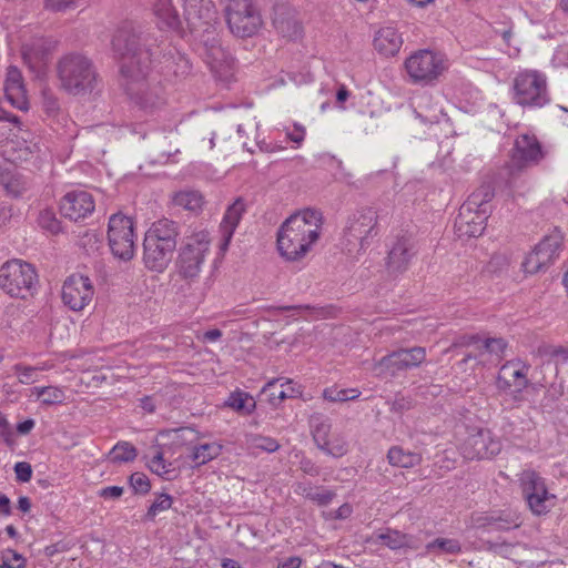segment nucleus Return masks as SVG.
I'll list each match as a JSON object with an SVG mask.
<instances>
[{
	"label": "nucleus",
	"instance_id": "obj_4",
	"mask_svg": "<svg viewBox=\"0 0 568 568\" xmlns=\"http://www.w3.org/2000/svg\"><path fill=\"white\" fill-rule=\"evenodd\" d=\"M180 224L166 217L155 221L143 241V263L152 272H164L176 250Z\"/></svg>",
	"mask_w": 568,
	"mask_h": 568
},
{
	"label": "nucleus",
	"instance_id": "obj_43",
	"mask_svg": "<svg viewBox=\"0 0 568 568\" xmlns=\"http://www.w3.org/2000/svg\"><path fill=\"white\" fill-rule=\"evenodd\" d=\"M282 378H273L268 381L264 387L262 388V394L267 396L268 403L277 407L280 404L287 398V396L292 395V393H284V384H281V387L277 388L276 385L281 382Z\"/></svg>",
	"mask_w": 568,
	"mask_h": 568
},
{
	"label": "nucleus",
	"instance_id": "obj_54",
	"mask_svg": "<svg viewBox=\"0 0 568 568\" xmlns=\"http://www.w3.org/2000/svg\"><path fill=\"white\" fill-rule=\"evenodd\" d=\"M77 0H44L43 8L51 12H65L77 8Z\"/></svg>",
	"mask_w": 568,
	"mask_h": 568
},
{
	"label": "nucleus",
	"instance_id": "obj_38",
	"mask_svg": "<svg viewBox=\"0 0 568 568\" xmlns=\"http://www.w3.org/2000/svg\"><path fill=\"white\" fill-rule=\"evenodd\" d=\"M273 23L277 32L284 38L296 39L302 33V27L294 17H283L276 13Z\"/></svg>",
	"mask_w": 568,
	"mask_h": 568
},
{
	"label": "nucleus",
	"instance_id": "obj_7",
	"mask_svg": "<svg viewBox=\"0 0 568 568\" xmlns=\"http://www.w3.org/2000/svg\"><path fill=\"white\" fill-rule=\"evenodd\" d=\"M513 100L523 108H542L550 102L546 77L538 71L519 72L513 83Z\"/></svg>",
	"mask_w": 568,
	"mask_h": 568
},
{
	"label": "nucleus",
	"instance_id": "obj_64",
	"mask_svg": "<svg viewBox=\"0 0 568 568\" xmlns=\"http://www.w3.org/2000/svg\"><path fill=\"white\" fill-rule=\"evenodd\" d=\"M302 559L298 556H292L278 561L276 568H300Z\"/></svg>",
	"mask_w": 568,
	"mask_h": 568
},
{
	"label": "nucleus",
	"instance_id": "obj_12",
	"mask_svg": "<svg viewBox=\"0 0 568 568\" xmlns=\"http://www.w3.org/2000/svg\"><path fill=\"white\" fill-rule=\"evenodd\" d=\"M108 240L111 252L115 257L130 261L135 252V234L132 220L122 214H113L109 219Z\"/></svg>",
	"mask_w": 568,
	"mask_h": 568
},
{
	"label": "nucleus",
	"instance_id": "obj_60",
	"mask_svg": "<svg viewBox=\"0 0 568 568\" xmlns=\"http://www.w3.org/2000/svg\"><path fill=\"white\" fill-rule=\"evenodd\" d=\"M491 524L495 525L498 529H510L511 527H518V524L515 519V517L507 515L506 517L498 516L494 517L491 516Z\"/></svg>",
	"mask_w": 568,
	"mask_h": 568
},
{
	"label": "nucleus",
	"instance_id": "obj_17",
	"mask_svg": "<svg viewBox=\"0 0 568 568\" xmlns=\"http://www.w3.org/2000/svg\"><path fill=\"white\" fill-rule=\"evenodd\" d=\"M94 288L88 276L73 274L62 286V301L72 311H81L92 301Z\"/></svg>",
	"mask_w": 568,
	"mask_h": 568
},
{
	"label": "nucleus",
	"instance_id": "obj_8",
	"mask_svg": "<svg viewBox=\"0 0 568 568\" xmlns=\"http://www.w3.org/2000/svg\"><path fill=\"white\" fill-rule=\"evenodd\" d=\"M209 251L210 237L206 232H199L186 237L176 258L180 275L184 278L197 277Z\"/></svg>",
	"mask_w": 568,
	"mask_h": 568
},
{
	"label": "nucleus",
	"instance_id": "obj_32",
	"mask_svg": "<svg viewBox=\"0 0 568 568\" xmlns=\"http://www.w3.org/2000/svg\"><path fill=\"white\" fill-rule=\"evenodd\" d=\"M173 203L176 206L196 213L202 210L204 200L199 191L183 190L174 194Z\"/></svg>",
	"mask_w": 568,
	"mask_h": 568
},
{
	"label": "nucleus",
	"instance_id": "obj_45",
	"mask_svg": "<svg viewBox=\"0 0 568 568\" xmlns=\"http://www.w3.org/2000/svg\"><path fill=\"white\" fill-rule=\"evenodd\" d=\"M361 392L357 388H343L328 387L323 392L324 399L328 402H347L358 398Z\"/></svg>",
	"mask_w": 568,
	"mask_h": 568
},
{
	"label": "nucleus",
	"instance_id": "obj_58",
	"mask_svg": "<svg viewBox=\"0 0 568 568\" xmlns=\"http://www.w3.org/2000/svg\"><path fill=\"white\" fill-rule=\"evenodd\" d=\"M0 437L9 446L14 444V433L7 420V418L0 413Z\"/></svg>",
	"mask_w": 568,
	"mask_h": 568
},
{
	"label": "nucleus",
	"instance_id": "obj_55",
	"mask_svg": "<svg viewBox=\"0 0 568 568\" xmlns=\"http://www.w3.org/2000/svg\"><path fill=\"white\" fill-rule=\"evenodd\" d=\"M336 496L335 491L326 489L324 487H316L314 496H311V500L317 506L324 507L332 503Z\"/></svg>",
	"mask_w": 568,
	"mask_h": 568
},
{
	"label": "nucleus",
	"instance_id": "obj_51",
	"mask_svg": "<svg viewBox=\"0 0 568 568\" xmlns=\"http://www.w3.org/2000/svg\"><path fill=\"white\" fill-rule=\"evenodd\" d=\"M129 484L135 494L145 495L151 489V484L144 473H133L129 478Z\"/></svg>",
	"mask_w": 568,
	"mask_h": 568
},
{
	"label": "nucleus",
	"instance_id": "obj_57",
	"mask_svg": "<svg viewBox=\"0 0 568 568\" xmlns=\"http://www.w3.org/2000/svg\"><path fill=\"white\" fill-rule=\"evenodd\" d=\"M14 473L17 480L28 483L32 477L31 465L27 462H19L14 465Z\"/></svg>",
	"mask_w": 568,
	"mask_h": 568
},
{
	"label": "nucleus",
	"instance_id": "obj_24",
	"mask_svg": "<svg viewBox=\"0 0 568 568\" xmlns=\"http://www.w3.org/2000/svg\"><path fill=\"white\" fill-rule=\"evenodd\" d=\"M245 212V204L244 201L239 197L234 201L233 204H231L223 216V220L220 224V230L223 237V245L227 246L233 233L239 225L243 213Z\"/></svg>",
	"mask_w": 568,
	"mask_h": 568
},
{
	"label": "nucleus",
	"instance_id": "obj_34",
	"mask_svg": "<svg viewBox=\"0 0 568 568\" xmlns=\"http://www.w3.org/2000/svg\"><path fill=\"white\" fill-rule=\"evenodd\" d=\"M2 185L8 195L12 197H19L29 190V180L20 173H8L1 178Z\"/></svg>",
	"mask_w": 568,
	"mask_h": 568
},
{
	"label": "nucleus",
	"instance_id": "obj_5",
	"mask_svg": "<svg viewBox=\"0 0 568 568\" xmlns=\"http://www.w3.org/2000/svg\"><path fill=\"white\" fill-rule=\"evenodd\" d=\"M58 77L61 87L74 95L91 93L99 83L93 62L80 53H70L59 60Z\"/></svg>",
	"mask_w": 568,
	"mask_h": 568
},
{
	"label": "nucleus",
	"instance_id": "obj_37",
	"mask_svg": "<svg viewBox=\"0 0 568 568\" xmlns=\"http://www.w3.org/2000/svg\"><path fill=\"white\" fill-rule=\"evenodd\" d=\"M31 394L47 406L62 404L65 400L64 389L58 386L33 387Z\"/></svg>",
	"mask_w": 568,
	"mask_h": 568
},
{
	"label": "nucleus",
	"instance_id": "obj_50",
	"mask_svg": "<svg viewBox=\"0 0 568 568\" xmlns=\"http://www.w3.org/2000/svg\"><path fill=\"white\" fill-rule=\"evenodd\" d=\"M150 470L159 476L170 479L169 474L171 464H166L163 457V453L158 452L148 464Z\"/></svg>",
	"mask_w": 568,
	"mask_h": 568
},
{
	"label": "nucleus",
	"instance_id": "obj_28",
	"mask_svg": "<svg viewBox=\"0 0 568 568\" xmlns=\"http://www.w3.org/2000/svg\"><path fill=\"white\" fill-rule=\"evenodd\" d=\"M159 63L162 65V72H172L175 75L187 74L191 70L189 60L175 49L163 53Z\"/></svg>",
	"mask_w": 568,
	"mask_h": 568
},
{
	"label": "nucleus",
	"instance_id": "obj_6",
	"mask_svg": "<svg viewBox=\"0 0 568 568\" xmlns=\"http://www.w3.org/2000/svg\"><path fill=\"white\" fill-rule=\"evenodd\" d=\"M38 285L36 267L26 261L13 258L0 267V288L11 297L27 300L37 293Z\"/></svg>",
	"mask_w": 568,
	"mask_h": 568
},
{
	"label": "nucleus",
	"instance_id": "obj_3",
	"mask_svg": "<svg viewBox=\"0 0 568 568\" xmlns=\"http://www.w3.org/2000/svg\"><path fill=\"white\" fill-rule=\"evenodd\" d=\"M184 18L190 31L203 43L207 63L217 70L229 54L221 47L215 26L217 11L212 0H184Z\"/></svg>",
	"mask_w": 568,
	"mask_h": 568
},
{
	"label": "nucleus",
	"instance_id": "obj_46",
	"mask_svg": "<svg viewBox=\"0 0 568 568\" xmlns=\"http://www.w3.org/2000/svg\"><path fill=\"white\" fill-rule=\"evenodd\" d=\"M320 449L326 453L327 455L337 458L344 456L347 453L348 444L344 436L339 434H334L332 437L328 438L327 445H323Z\"/></svg>",
	"mask_w": 568,
	"mask_h": 568
},
{
	"label": "nucleus",
	"instance_id": "obj_52",
	"mask_svg": "<svg viewBox=\"0 0 568 568\" xmlns=\"http://www.w3.org/2000/svg\"><path fill=\"white\" fill-rule=\"evenodd\" d=\"M39 225L49 231L52 234H58L61 232L60 221L55 217L53 212L51 211H42L39 215Z\"/></svg>",
	"mask_w": 568,
	"mask_h": 568
},
{
	"label": "nucleus",
	"instance_id": "obj_23",
	"mask_svg": "<svg viewBox=\"0 0 568 568\" xmlns=\"http://www.w3.org/2000/svg\"><path fill=\"white\" fill-rule=\"evenodd\" d=\"M402 36L394 27L381 28L374 38V48L385 57L395 55L402 48Z\"/></svg>",
	"mask_w": 568,
	"mask_h": 568
},
{
	"label": "nucleus",
	"instance_id": "obj_25",
	"mask_svg": "<svg viewBox=\"0 0 568 568\" xmlns=\"http://www.w3.org/2000/svg\"><path fill=\"white\" fill-rule=\"evenodd\" d=\"M49 50L47 41L34 39L22 47V57L30 69L39 71L45 64Z\"/></svg>",
	"mask_w": 568,
	"mask_h": 568
},
{
	"label": "nucleus",
	"instance_id": "obj_18",
	"mask_svg": "<svg viewBox=\"0 0 568 568\" xmlns=\"http://www.w3.org/2000/svg\"><path fill=\"white\" fill-rule=\"evenodd\" d=\"M410 106L413 108L415 118L419 120L423 125L433 128L443 122L448 123L449 119L443 111V108L435 101L434 97L426 92H417L410 99Z\"/></svg>",
	"mask_w": 568,
	"mask_h": 568
},
{
	"label": "nucleus",
	"instance_id": "obj_63",
	"mask_svg": "<svg viewBox=\"0 0 568 568\" xmlns=\"http://www.w3.org/2000/svg\"><path fill=\"white\" fill-rule=\"evenodd\" d=\"M3 555L11 560L14 568H26V558L21 554L12 549H7Z\"/></svg>",
	"mask_w": 568,
	"mask_h": 568
},
{
	"label": "nucleus",
	"instance_id": "obj_14",
	"mask_svg": "<svg viewBox=\"0 0 568 568\" xmlns=\"http://www.w3.org/2000/svg\"><path fill=\"white\" fill-rule=\"evenodd\" d=\"M460 449L466 459H486L500 453L501 443L489 429L478 428L467 436Z\"/></svg>",
	"mask_w": 568,
	"mask_h": 568
},
{
	"label": "nucleus",
	"instance_id": "obj_40",
	"mask_svg": "<svg viewBox=\"0 0 568 568\" xmlns=\"http://www.w3.org/2000/svg\"><path fill=\"white\" fill-rule=\"evenodd\" d=\"M225 404L235 412L244 414H251L256 406L254 398L250 394L241 390L231 393Z\"/></svg>",
	"mask_w": 568,
	"mask_h": 568
},
{
	"label": "nucleus",
	"instance_id": "obj_16",
	"mask_svg": "<svg viewBox=\"0 0 568 568\" xmlns=\"http://www.w3.org/2000/svg\"><path fill=\"white\" fill-rule=\"evenodd\" d=\"M544 158L541 144L535 135L521 134L514 143L510 154L509 171L523 170L527 166L538 164Z\"/></svg>",
	"mask_w": 568,
	"mask_h": 568
},
{
	"label": "nucleus",
	"instance_id": "obj_10",
	"mask_svg": "<svg viewBox=\"0 0 568 568\" xmlns=\"http://www.w3.org/2000/svg\"><path fill=\"white\" fill-rule=\"evenodd\" d=\"M405 69L412 83L429 84L446 69L445 59L432 50H418L405 60Z\"/></svg>",
	"mask_w": 568,
	"mask_h": 568
},
{
	"label": "nucleus",
	"instance_id": "obj_47",
	"mask_svg": "<svg viewBox=\"0 0 568 568\" xmlns=\"http://www.w3.org/2000/svg\"><path fill=\"white\" fill-rule=\"evenodd\" d=\"M173 498L168 494H156L155 500L150 505L146 514L145 520L153 521L158 514L165 511L172 507Z\"/></svg>",
	"mask_w": 568,
	"mask_h": 568
},
{
	"label": "nucleus",
	"instance_id": "obj_53",
	"mask_svg": "<svg viewBox=\"0 0 568 568\" xmlns=\"http://www.w3.org/2000/svg\"><path fill=\"white\" fill-rule=\"evenodd\" d=\"M251 445L254 448L266 453H274L280 448V444L277 443L276 439L261 435L253 436L251 439Z\"/></svg>",
	"mask_w": 568,
	"mask_h": 568
},
{
	"label": "nucleus",
	"instance_id": "obj_11",
	"mask_svg": "<svg viewBox=\"0 0 568 568\" xmlns=\"http://www.w3.org/2000/svg\"><path fill=\"white\" fill-rule=\"evenodd\" d=\"M523 495L532 514L540 516L555 506L556 496L548 491L545 479L535 470L526 469L519 477Z\"/></svg>",
	"mask_w": 568,
	"mask_h": 568
},
{
	"label": "nucleus",
	"instance_id": "obj_59",
	"mask_svg": "<svg viewBox=\"0 0 568 568\" xmlns=\"http://www.w3.org/2000/svg\"><path fill=\"white\" fill-rule=\"evenodd\" d=\"M123 487L121 486H108L103 487L98 491L99 497L103 499H119L123 495Z\"/></svg>",
	"mask_w": 568,
	"mask_h": 568
},
{
	"label": "nucleus",
	"instance_id": "obj_44",
	"mask_svg": "<svg viewBox=\"0 0 568 568\" xmlns=\"http://www.w3.org/2000/svg\"><path fill=\"white\" fill-rule=\"evenodd\" d=\"M44 367L26 365L17 363L12 366L13 373L17 375L20 384L30 385L38 381V372L43 371Z\"/></svg>",
	"mask_w": 568,
	"mask_h": 568
},
{
	"label": "nucleus",
	"instance_id": "obj_21",
	"mask_svg": "<svg viewBox=\"0 0 568 568\" xmlns=\"http://www.w3.org/2000/svg\"><path fill=\"white\" fill-rule=\"evenodd\" d=\"M487 219L488 214L485 210L479 212L478 209L467 207L465 212L462 204L455 220V229L459 236L477 237L483 234Z\"/></svg>",
	"mask_w": 568,
	"mask_h": 568
},
{
	"label": "nucleus",
	"instance_id": "obj_29",
	"mask_svg": "<svg viewBox=\"0 0 568 568\" xmlns=\"http://www.w3.org/2000/svg\"><path fill=\"white\" fill-rule=\"evenodd\" d=\"M494 197V189L490 184L485 183L481 184L477 190H475L468 199L463 203L464 211H467V207L478 209L479 212L485 210L487 214L490 213V201Z\"/></svg>",
	"mask_w": 568,
	"mask_h": 568
},
{
	"label": "nucleus",
	"instance_id": "obj_35",
	"mask_svg": "<svg viewBox=\"0 0 568 568\" xmlns=\"http://www.w3.org/2000/svg\"><path fill=\"white\" fill-rule=\"evenodd\" d=\"M426 552L434 555H458L462 552V544L454 538H436L426 545Z\"/></svg>",
	"mask_w": 568,
	"mask_h": 568
},
{
	"label": "nucleus",
	"instance_id": "obj_33",
	"mask_svg": "<svg viewBox=\"0 0 568 568\" xmlns=\"http://www.w3.org/2000/svg\"><path fill=\"white\" fill-rule=\"evenodd\" d=\"M223 446L216 442L195 446L190 456L195 466H202L221 455Z\"/></svg>",
	"mask_w": 568,
	"mask_h": 568
},
{
	"label": "nucleus",
	"instance_id": "obj_62",
	"mask_svg": "<svg viewBox=\"0 0 568 568\" xmlns=\"http://www.w3.org/2000/svg\"><path fill=\"white\" fill-rule=\"evenodd\" d=\"M301 470L310 476H318L321 473L320 467L310 458H303L300 462Z\"/></svg>",
	"mask_w": 568,
	"mask_h": 568
},
{
	"label": "nucleus",
	"instance_id": "obj_42",
	"mask_svg": "<svg viewBox=\"0 0 568 568\" xmlns=\"http://www.w3.org/2000/svg\"><path fill=\"white\" fill-rule=\"evenodd\" d=\"M136 448L129 442H119L109 454V458L112 463H130L136 458Z\"/></svg>",
	"mask_w": 568,
	"mask_h": 568
},
{
	"label": "nucleus",
	"instance_id": "obj_49",
	"mask_svg": "<svg viewBox=\"0 0 568 568\" xmlns=\"http://www.w3.org/2000/svg\"><path fill=\"white\" fill-rule=\"evenodd\" d=\"M561 243L562 236L559 231L555 230L549 235H546L537 245L541 251L549 253L555 258L558 256Z\"/></svg>",
	"mask_w": 568,
	"mask_h": 568
},
{
	"label": "nucleus",
	"instance_id": "obj_36",
	"mask_svg": "<svg viewBox=\"0 0 568 568\" xmlns=\"http://www.w3.org/2000/svg\"><path fill=\"white\" fill-rule=\"evenodd\" d=\"M555 258L549 254L540 250L536 245L535 250L529 253L523 262V268L526 273L535 274L542 267L549 265Z\"/></svg>",
	"mask_w": 568,
	"mask_h": 568
},
{
	"label": "nucleus",
	"instance_id": "obj_20",
	"mask_svg": "<svg viewBox=\"0 0 568 568\" xmlns=\"http://www.w3.org/2000/svg\"><path fill=\"white\" fill-rule=\"evenodd\" d=\"M528 371L529 366L519 359L506 362L499 369L496 379L497 388L506 392L515 387L516 392L520 393L529 384L527 378Z\"/></svg>",
	"mask_w": 568,
	"mask_h": 568
},
{
	"label": "nucleus",
	"instance_id": "obj_1",
	"mask_svg": "<svg viewBox=\"0 0 568 568\" xmlns=\"http://www.w3.org/2000/svg\"><path fill=\"white\" fill-rule=\"evenodd\" d=\"M112 48L122 58L123 87L131 100L145 113L154 114L165 104L160 87L146 81L154 53L148 38L130 26L120 28L112 39Z\"/></svg>",
	"mask_w": 568,
	"mask_h": 568
},
{
	"label": "nucleus",
	"instance_id": "obj_22",
	"mask_svg": "<svg viewBox=\"0 0 568 568\" xmlns=\"http://www.w3.org/2000/svg\"><path fill=\"white\" fill-rule=\"evenodd\" d=\"M4 93L8 102L21 111L28 110V99L22 81V74L16 67H9L4 82Z\"/></svg>",
	"mask_w": 568,
	"mask_h": 568
},
{
	"label": "nucleus",
	"instance_id": "obj_31",
	"mask_svg": "<svg viewBox=\"0 0 568 568\" xmlns=\"http://www.w3.org/2000/svg\"><path fill=\"white\" fill-rule=\"evenodd\" d=\"M400 359L395 352L382 357L377 363L373 366V372L377 377L386 378L394 377L399 372L404 371L402 367Z\"/></svg>",
	"mask_w": 568,
	"mask_h": 568
},
{
	"label": "nucleus",
	"instance_id": "obj_15",
	"mask_svg": "<svg viewBox=\"0 0 568 568\" xmlns=\"http://www.w3.org/2000/svg\"><path fill=\"white\" fill-rule=\"evenodd\" d=\"M416 240L412 232L400 230L392 243L387 255V270L392 274L405 272L416 255Z\"/></svg>",
	"mask_w": 568,
	"mask_h": 568
},
{
	"label": "nucleus",
	"instance_id": "obj_56",
	"mask_svg": "<svg viewBox=\"0 0 568 568\" xmlns=\"http://www.w3.org/2000/svg\"><path fill=\"white\" fill-rule=\"evenodd\" d=\"M539 385L541 387L547 388L546 389V397L550 398L551 400H557L565 393V386H564V382L562 381L554 382L550 385H547V382L542 381V382L539 383Z\"/></svg>",
	"mask_w": 568,
	"mask_h": 568
},
{
	"label": "nucleus",
	"instance_id": "obj_61",
	"mask_svg": "<svg viewBox=\"0 0 568 568\" xmlns=\"http://www.w3.org/2000/svg\"><path fill=\"white\" fill-rule=\"evenodd\" d=\"M286 138L300 145L305 138V129L301 124L295 123L292 130L286 131Z\"/></svg>",
	"mask_w": 568,
	"mask_h": 568
},
{
	"label": "nucleus",
	"instance_id": "obj_27",
	"mask_svg": "<svg viewBox=\"0 0 568 568\" xmlns=\"http://www.w3.org/2000/svg\"><path fill=\"white\" fill-rule=\"evenodd\" d=\"M462 344L466 346H475L480 354L486 352L498 357L503 356L507 347L506 341L501 337L485 338L481 341L477 335L464 337Z\"/></svg>",
	"mask_w": 568,
	"mask_h": 568
},
{
	"label": "nucleus",
	"instance_id": "obj_26",
	"mask_svg": "<svg viewBox=\"0 0 568 568\" xmlns=\"http://www.w3.org/2000/svg\"><path fill=\"white\" fill-rule=\"evenodd\" d=\"M153 12L161 29L178 30L180 28L181 20L176 9L172 4V0H155Z\"/></svg>",
	"mask_w": 568,
	"mask_h": 568
},
{
	"label": "nucleus",
	"instance_id": "obj_2",
	"mask_svg": "<svg viewBox=\"0 0 568 568\" xmlns=\"http://www.w3.org/2000/svg\"><path fill=\"white\" fill-rule=\"evenodd\" d=\"M323 215L318 210L305 209L287 217L277 231V250L287 261L306 255L321 235Z\"/></svg>",
	"mask_w": 568,
	"mask_h": 568
},
{
	"label": "nucleus",
	"instance_id": "obj_48",
	"mask_svg": "<svg viewBox=\"0 0 568 568\" xmlns=\"http://www.w3.org/2000/svg\"><path fill=\"white\" fill-rule=\"evenodd\" d=\"M331 422L327 418H315L313 420V438L318 448L323 445H327V440L331 437Z\"/></svg>",
	"mask_w": 568,
	"mask_h": 568
},
{
	"label": "nucleus",
	"instance_id": "obj_9",
	"mask_svg": "<svg viewBox=\"0 0 568 568\" xmlns=\"http://www.w3.org/2000/svg\"><path fill=\"white\" fill-rule=\"evenodd\" d=\"M226 22L231 32L239 38L254 36L262 26V18L253 0H227Z\"/></svg>",
	"mask_w": 568,
	"mask_h": 568
},
{
	"label": "nucleus",
	"instance_id": "obj_30",
	"mask_svg": "<svg viewBox=\"0 0 568 568\" xmlns=\"http://www.w3.org/2000/svg\"><path fill=\"white\" fill-rule=\"evenodd\" d=\"M387 459L394 467L412 468L420 464L422 456L418 453L405 450L400 446H393L388 449Z\"/></svg>",
	"mask_w": 568,
	"mask_h": 568
},
{
	"label": "nucleus",
	"instance_id": "obj_19",
	"mask_svg": "<svg viewBox=\"0 0 568 568\" xmlns=\"http://www.w3.org/2000/svg\"><path fill=\"white\" fill-rule=\"evenodd\" d=\"M95 202L91 193L84 190L68 192L60 201L61 214L70 221H81L94 212Z\"/></svg>",
	"mask_w": 568,
	"mask_h": 568
},
{
	"label": "nucleus",
	"instance_id": "obj_39",
	"mask_svg": "<svg viewBox=\"0 0 568 568\" xmlns=\"http://www.w3.org/2000/svg\"><path fill=\"white\" fill-rule=\"evenodd\" d=\"M404 371L419 366L426 358V349L415 346L396 351Z\"/></svg>",
	"mask_w": 568,
	"mask_h": 568
},
{
	"label": "nucleus",
	"instance_id": "obj_41",
	"mask_svg": "<svg viewBox=\"0 0 568 568\" xmlns=\"http://www.w3.org/2000/svg\"><path fill=\"white\" fill-rule=\"evenodd\" d=\"M375 540L392 550H397L409 545V537L407 535L393 529H387L385 532L376 534Z\"/></svg>",
	"mask_w": 568,
	"mask_h": 568
},
{
	"label": "nucleus",
	"instance_id": "obj_13",
	"mask_svg": "<svg viewBox=\"0 0 568 568\" xmlns=\"http://www.w3.org/2000/svg\"><path fill=\"white\" fill-rule=\"evenodd\" d=\"M378 215L374 207H363L352 214L344 231L348 243L358 242L361 250H366L371 240L378 234Z\"/></svg>",
	"mask_w": 568,
	"mask_h": 568
}]
</instances>
